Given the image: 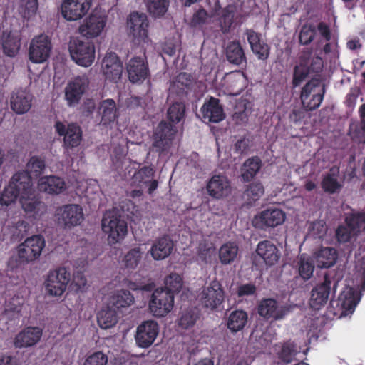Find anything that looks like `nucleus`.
Masks as SVG:
<instances>
[{
	"instance_id": "79ce46f5",
	"label": "nucleus",
	"mask_w": 365,
	"mask_h": 365,
	"mask_svg": "<svg viewBox=\"0 0 365 365\" xmlns=\"http://www.w3.org/2000/svg\"><path fill=\"white\" fill-rule=\"evenodd\" d=\"M200 311L195 307L183 310L178 319V325L182 329L192 328L200 318Z\"/></svg>"
},
{
	"instance_id": "2f4dec72",
	"label": "nucleus",
	"mask_w": 365,
	"mask_h": 365,
	"mask_svg": "<svg viewBox=\"0 0 365 365\" xmlns=\"http://www.w3.org/2000/svg\"><path fill=\"white\" fill-rule=\"evenodd\" d=\"M38 188L41 192L58 195L66 190V186L63 178L50 175L40 178L38 182Z\"/></svg>"
},
{
	"instance_id": "c756f323",
	"label": "nucleus",
	"mask_w": 365,
	"mask_h": 365,
	"mask_svg": "<svg viewBox=\"0 0 365 365\" xmlns=\"http://www.w3.org/2000/svg\"><path fill=\"white\" fill-rule=\"evenodd\" d=\"M32 100L33 96L29 92L22 89L17 90L11 94V108L16 114H24L30 110Z\"/></svg>"
},
{
	"instance_id": "f03ea898",
	"label": "nucleus",
	"mask_w": 365,
	"mask_h": 365,
	"mask_svg": "<svg viewBox=\"0 0 365 365\" xmlns=\"http://www.w3.org/2000/svg\"><path fill=\"white\" fill-rule=\"evenodd\" d=\"M324 94L325 88L320 79L312 78L303 86L300 93L302 107L307 111L316 110L320 106Z\"/></svg>"
},
{
	"instance_id": "e433bc0d",
	"label": "nucleus",
	"mask_w": 365,
	"mask_h": 365,
	"mask_svg": "<svg viewBox=\"0 0 365 365\" xmlns=\"http://www.w3.org/2000/svg\"><path fill=\"white\" fill-rule=\"evenodd\" d=\"M262 165V160L258 156H252L247 159L240 169L242 180L245 182L251 181L259 171Z\"/></svg>"
},
{
	"instance_id": "4c0bfd02",
	"label": "nucleus",
	"mask_w": 365,
	"mask_h": 365,
	"mask_svg": "<svg viewBox=\"0 0 365 365\" xmlns=\"http://www.w3.org/2000/svg\"><path fill=\"white\" fill-rule=\"evenodd\" d=\"M248 322L247 312L236 309L230 314L227 319V327L232 333H237L244 329Z\"/></svg>"
},
{
	"instance_id": "9b49d317",
	"label": "nucleus",
	"mask_w": 365,
	"mask_h": 365,
	"mask_svg": "<svg viewBox=\"0 0 365 365\" xmlns=\"http://www.w3.org/2000/svg\"><path fill=\"white\" fill-rule=\"evenodd\" d=\"M290 309L288 306L279 305L276 299L264 298L257 306L259 315L266 320L277 321L284 318L289 314Z\"/></svg>"
},
{
	"instance_id": "0e129e2a",
	"label": "nucleus",
	"mask_w": 365,
	"mask_h": 365,
	"mask_svg": "<svg viewBox=\"0 0 365 365\" xmlns=\"http://www.w3.org/2000/svg\"><path fill=\"white\" fill-rule=\"evenodd\" d=\"M24 304V299L20 296H14L6 302L5 312L19 313Z\"/></svg>"
},
{
	"instance_id": "774afa93",
	"label": "nucleus",
	"mask_w": 365,
	"mask_h": 365,
	"mask_svg": "<svg viewBox=\"0 0 365 365\" xmlns=\"http://www.w3.org/2000/svg\"><path fill=\"white\" fill-rule=\"evenodd\" d=\"M257 287L255 284L247 283L238 287L237 290V295L238 297H243L245 296H252L256 293Z\"/></svg>"
},
{
	"instance_id": "4be33fe9",
	"label": "nucleus",
	"mask_w": 365,
	"mask_h": 365,
	"mask_svg": "<svg viewBox=\"0 0 365 365\" xmlns=\"http://www.w3.org/2000/svg\"><path fill=\"white\" fill-rule=\"evenodd\" d=\"M158 333L159 327L156 322L145 321L137 328L136 344L139 347L148 348L154 342Z\"/></svg>"
},
{
	"instance_id": "13d9d810",
	"label": "nucleus",
	"mask_w": 365,
	"mask_h": 365,
	"mask_svg": "<svg viewBox=\"0 0 365 365\" xmlns=\"http://www.w3.org/2000/svg\"><path fill=\"white\" fill-rule=\"evenodd\" d=\"M20 38L9 36L3 42L4 53L9 56H15L20 49Z\"/></svg>"
},
{
	"instance_id": "3c124183",
	"label": "nucleus",
	"mask_w": 365,
	"mask_h": 365,
	"mask_svg": "<svg viewBox=\"0 0 365 365\" xmlns=\"http://www.w3.org/2000/svg\"><path fill=\"white\" fill-rule=\"evenodd\" d=\"M185 114V106L183 103L175 102L168 108L167 116L173 123H178L184 120Z\"/></svg>"
},
{
	"instance_id": "a18cd8bd",
	"label": "nucleus",
	"mask_w": 365,
	"mask_h": 365,
	"mask_svg": "<svg viewBox=\"0 0 365 365\" xmlns=\"http://www.w3.org/2000/svg\"><path fill=\"white\" fill-rule=\"evenodd\" d=\"M297 266L299 274L304 280H308L312 277L314 269V260L306 254L299 255Z\"/></svg>"
},
{
	"instance_id": "8fccbe9b",
	"label": "nucleus",
	"mask_w": 365,
	"mask_h": 365,
	"mask_svg": "<svg viewBox=\"0 0 365 365\" xmlns=\"http://www.w3.org/2000/svg\"><path fill=\"white\" fill-rule=\"evenodd\" d=\"M309 73V68L307 63L301 61L299 65H296L293 70L292 81L293 88L300 86L308 77Z\"/></svg>"
},
{
	"instance_id": "dca6fc26",
	"label": "nucleus",
	"mask_w": 365,
	"mask_h": 365,
	"mask_svg": "<svg viewBox=\"0 0 365 365\" xmlns=\"http://www.w3.org/2000/svg\"><path fill=\"white\" fill-rule=\"evenodd\" d=\"M206 190L208 195L213 199H224L231 194L232 186L230 180L225 175H214L207 181Z\"/></svg>"
},
{
	"instance_id": "bf43d9fd",
	"label": "nucleus",
	"mask_w": 365,
	"mask_h": 365,
	"mask_svg": "<svg viewBox=\"0 0 365 365\" xmlns=\"http://www.w3.org/2000/svg\"><path fill=\"white\" fill-rule=\"evenodd\" d=\"M207 19V11L204 8L201 7L193 14L188 25L192 29L201 28L206 24Z\"/></svg>"
},
{
	"instance_id": "c03bdc74",
	"label": "nucleus",
	"mask_w": 365,
	"mask_h": 365,
	"mask_svg": "<svg viewBox=\"0 0 365 365\" xmlns=\"http://www.w3.org/2000/svg\"><path fill=\"white\" fill-rule=\"evenodd\" d=\"M170 0H146V7L153 18L163 17L168 11Z\"/></svg>"
},
{
	"instance_id": "69168bd1",
	"label": "nucleus",
	"mask_w": 365,
	"mask_h": 365,
	"mask_svg": "<svg viewBox=\"0 0 365 365\" xmlns=\"http://www.w3.org/2000/svg\"><path fill=\"white\" fill-rule=\"evenodd\" d=\"M356 235L346 224L339 225L336 230V237L339 242H347Z\"/></svg>"
},
{
	"instance_id": "20e7f679",
	"label": "nucleus",
	"mask_w": 365,
	"mask_h": 365,
	"mask_svg": "<svg viewBox=\"0 0 365 365\" xmlns=\"http://www.w3.org/2000/svg\"><path fill=\"white\" fill-rule=\"evenodd\" d=\"M45 247V240L40 235L28 237L18 246V257L21 263H29L37 259Z\"/></svg>"
},
{
	"instance_id": "412c9836",
	"label": "nucleus",
	"mask_w": 365,
	"mask_h": 365,
	"mask_svg": "<svg viewBox=\"0 0 365 365\" xmlns=\"http://www.w3.org/2000/svg\"><path fill=\"white\" fill-rule=\"evenodd\" d=\"M331 283L329 274H325L323 282L317 284L312 289L309 304L313 309L319 310L327 304L331 292Z\"/></svg>"
},
{
	"instance_id": "6e6552de",
	"label": "nucleus",
	"mask_w": 365,
	"mask_h": 365,
	"mask_svg": "<svg viewBox=\"0 0 365 365\" xmlns=\"http://www.w3.org/2000/svg\"><path fill=\"white\" fill-rule=\"evenodd\" d=\"M174 305V296L163 289H156L149 302V309L155 317H161L168 314Z\"/></svg>"
},
{
	"instance_id": "2eb2a0df",
	"label": "nucleus",
	"mask_w": 365,
	"mask_h": 365,
	"mask_svg": "<svg viewBox=\"0 0 365 365\" xmlns=\"http://www.w3.org/2000/svg\"><path fill=\"white\" fill-rule=\"evenodd\" d=\"M225 292L222 285L217 281H212L203 288L200 293L202 305L211 310L217 309L224 302Z\"/></svg>"
},
{
	"instance_id": "de8ad7c7",
	"label": "nucleus",
	"mask_w": 365,
	"mask_h": 365,
	"mask_svg": "<svg viewBox=\"0 0 365 365\" xmlns=\"http://www.w3.org/2000/svg\"><path fill=\"white\" fill-rule=\"evenodd\" d=\"M45 168L44 160L39 156L34 155L30 158L26 163V170H24L28 172L31 178H38L43 173Z\"/></svg>"
},
{
	"instance_id": "338daca9",
	"label": "nucleus",
	"mask_w": 365,
	"mask_h": 365,
	"mask_svg": "<svg viewBox=\"0 0 365 365\" xmlns=\"http://www.w3.org/2000/svg\"><path fill=\"white\" fill-rule=\"evenodd\" d=\"M21 6L24 8V16L29 18L34 15L38 7V0H19Z\"/></svg>"
},
{
	"instance_id": "bb28decb",
	"label": "nucleus",
	"mask_w": 365,
	"mask_h": 365,
	"mask_svg": "<svg viewBox=\"0 0 365 365\" xmlns=\"http://www.w3.org/2000/svg\"><path fill=\"white\" fill-rule=\"evenodd\" d=\"M42 334V329L38 327H26L16 336L14 346L17 348L33 346L40 341Z\"/></svg>"
},
{
	"instance_id": "f3484780",
	"label": "nucleus",
	"mask_w": 365,
	"mask_h": 365,
	"mask_svg": "<svg viewBox=\"0 0 365 365\" xmlns=\"http://www.w3.org/2000/svg\"><path fill=\"white\" fill-rule=\"evenodd\" d=\"M91 0H63L61 14L68 21H76L83 18L90 9Z\"/></svg>"
},
{
	"instance_id": "6e6d98bb",
	"label": "nucleus",
	"mask_w": 365,
	"mask_h": 365,
	"mask_svg": "<svg viewBox=\"0 0 365 365\" xmlns=\"http://www.w3.org/2000/svg\"><path fill=\"white\" fill-rule=\"evenodd\" d=\"M182 287V277L177 273H171L165 279V287L166 292H171L172 294L178 293Z\"/></svg>"
},
{
	"instance_id": "f257e3e1",
	"label": "nucleus",
	"mask_w": 365,
	"mask_h": 365,
	"mask_svg": "<svg viewBox=\"0 0 365 365\" xmlns=\"http://www.w3.org/2000/svg\"><path fill=\"white\" fill-rule=\"evenodd\" d=\"M31 176L28 172L20 170L14 174L9 185L4 188L0 196V205H9L21 196H27L34 191Z\"/></svg>"
},
{
	"instance_id": "473e14b6",
	"label": "nucleus",
	"mask_w": 365,
	"mask_h": 365,
	"mask_svg": "<svg viewBox=\"0 0 365 365\" xmlns=\"http://www.w3.org/2000/svg\"><path fill=\"white\" fill-rule=\"evenodd\" d=\"M20 203L26 213L32 214L35 217L41 216L46 211V205L35 196V190L27 196L19 198Z\"/></svg>"
},
{
	"instance_id": "b1692460",
	"label": "nucleus",
	"mask_w": 365,
	"mask_h": 365,
	"mask_svg": "<svg viewBox=\"0 0 365 365\" xmlns=\"http://www.w3.org/2000/svg\"><path fill=\"white\" fill-rule=\"evenodd\" d=\"M101 69L107 80L117 82L122 76L123 64L115 53L110 52L103 59Z\"/></svg>"
},
{
	"instance_id": "ddd939ff",
	"label": "nucleus",
	"mask_w": 365,
	"mask_h": 365,
	"mask_svg": "<svg viewBox=\"0 0 365 365\" xmlns=\"http://www.w3.org/2000/svg\"><path fill=\"white\" fill-rule=\"evenodd\" d=\"M177 133L176 128L170 123L161 121L153 133V148L159 153L166 150Z\"/></svg>"
},
{
	"instance_id": "c9c22d12",
	"label": "nucleus",
	"mask_w": 365,
	"mask_h": 365,
	"mask_svg": "<svg viewBox=\"0 0 365 365\" xmlns=\"http://www.w3.org/2000/svg\"><path fill=\"white\" fill-rule=\"evenodd\" d=\"M314 258L317 267L329 268L335 264L338 253L333 247H322L314 254Z\"/></svg>"
},
{
	"instance_id": "ea45409f",
	"label": "nucleus",
	"mask_w": 365,
	"mask_h": 365,
	"mask_svg": "<svg viewBox=\"0 0 365 365\" xmlns=\"http://www.w3.org/2000/svg\"><path fill=\"white\" fill-rule=\"evenodd\" d=\"M118 311L110 307L107 303L106 308L102 309L97 314V322L101 329H107L114 327L118 321Z\"/></svg>"
},
{
	"instance_id": "0eeeda50",
	"label": "nucleus",
	"mask_w": 365,
	"mask_h": 365,
	"mask_svg": "<svg viewBox=\"0 0 365 365\" xmlns=\"http://www.w3.org/2000/svg\"><path fill=\"white\" fill-rule=\"evenodd\" d=\"M70 272L65 267H58L49 272L46 280V289L51 296H61L70 281Z\"/></svg>"
},
{
	"instance_id": "a878e982",
	"label": "nucleus",
	"mask_w": 365,
	"mask_h": 365,
	"mask_svg": "<svg viewBox=\"0 0 365 365\" xmlns=\"http://www.w3.org/2000/svg\"><path fill=\"white\" fill-rule=\"evenodd\" d=\"M174 242L168 235H164L156 239L150 250V253L155 260H163L171 255Z\"/></svg>"
},
{
	"instance_id": "37998d69",
	"label": "nucleus",
	"mask_w": 365,
	"mask_h": 365,
	"mask_svg": "<svg viewBox=\"0 0 365 365\" xmlns=\"http://www.w3.org/2000/svg\"><path fill=\"white\" fill-rule=\"evenodd\" d=\"M239 247L234 242H227L222 245L219 250V259L222 264L227 265L232 263L237 258Z\"/></svg>"
},
{
	"instance_id": "72a5a7b5",
	"label": "nucleus",
	"mask_w": 365,
	"mask_h": 365,
	"mask_svg": "<svg viewBox=\"0 0 365 365\" xmlns=\"http://www.w3.org/2000/svg\"><path fill=\"white\" fill-rule=\"evenodd\" d=\"M220 9L221 14L218 18L220 29L223 34H227L230 32L231 26L233 24L236 8L235 6L229 4L222 9L217 0L215 4V11L217 12Z\"/></svg>"
},
{
	"instance_id": "49530a36",
	"label": "nucleus",
	"mask_w": 365,
	"mask_h": 365,
	"mask_svg": "<svg viewBox=\"0 0 365 365\" xmlns=\"http://www.w3.org/2000/svg\"><path fill=\"white\" fill-rule=\"evenodd\" d=\"M345 224L357 235L361 228L365 227V216L364 212H357L347 214L344 220Z\"/></svg>"
},
{
	"instance_id": "393cba45",
	"label": "nucleus",
	"mask_w": 365,
	"mask_h": 365,
	"mask_svg": "<svg viewBox=\"0 0 365 365\" xmlns=\"http://www.w3.org/2000/svg\"><path fill=\"white\" fill-rule=\"evenodd\" d=\"M106 24V19L104 16L91 14L84 23L79 27V33L89 38L98 36Z\"/></svg>"
},
{
	"instance_id": "680f3d73",
	"label": "nucleus",
	"mask_w": 365,
	"mask_h": 365,
	"mask_svg": "<svg viewBox=\"0 0 365 365\" xmlns=\"http://www.w3.org/2000/svg\"><path fill=\"white\" fill-rule=\"evenodd\" d=\"M309 232L314 238L322 239L327 234V226L324 220H317L309 226Z\"/></svg>"
},
{
	"instance_id": "603ef678",
	"label": "nucleus",
	"mask_w": 365,
	"mask_h": 365,
	"mask_svg": "<svg viewBox=\"0 0 365 365\" xmlns=\"http://www.w3.org/2000/svg\"><path fill=\"white\" fill-rule=\"evenodd\" d=\"M321 186L323 190L328 194L337 193L342 188V185L331 174H327L324 176Z\"/></svg>"
},
{
	"instance_id": "052dcab7",
	"label": "nucleus",
	"mask_w": 365,
	"mask_h": 365,
	"mask_svg": "<svg viewBox=\"0 0 365 365\" xmlns=\"http://www.w3.org/2000/svg\"><path fill=\"white\" fill-rule=\"evenodd\" d=\"M108 356L103 351H98L88 356L83 365H106Z\"/></svg>"
},
{
	"instance_id": "5701e85b",
	"label": "nucleus",
	"mask_w": 365,
	"mask_h": 365,
	"mask_svg": "<svg viewBox=\"0 0 365 365\" xmlns=\"http://www.w3.org/2000/svg\"><path fill=\"white\" fill-rule=\"evenodd\" d=\"M202 120L205 123H217L225 118L222 106L220 103V100L215 97H210L206 101L200 109Z\"/></svg>"
},
{
	"instance_id": "a19ab883",
	"label": "nucleus",
	"mask_w": 365,
	"mask_h": 365,
	"mask_svg": "<svg viewBox=\"0 0 365 365\" xmlns=\"http://www.w3.org/2000/svg\"><path fill=\"white\" fill-rule=\"evenodd\" d=\"M99 113L101 115V123L103 125H108L113 123L117 118L116 104L113 99L103 101L99 106Z\"/></svg>"
},
{
	"instance_id": "4468645a",
	"label": "nucleus",
	"mask_w": 365,
	"mask_h": 365,
	"mask_svg": "<svg viewBox=\"0 0 365 365\" xmlns=\"http://www.w3.org/2000/svg\"><path fill=\"white\" fill-rule=\"evenodd\" d=\"M51 51V42L48 36L39 35L34 38L29 46V57L33 63H43L46 61Z\"/></svg>"
},
{
	"instance_id": "39448f33",
	"label": "nucleus",
	"mask_w": 365,
	"mask_h": 365,
	"mask_svg": "<svg viewBox=\"0 0 365 365\" xmlns=\"http://www.w3.org/2000/svg\"><path fill=\"white\" fill-rule=\"evenodd\" d=\"M69 51L72 59L81 66H90L95 59L94 44L88 39L86 41L73 40L70 43Z\"/></svg>"
},
{
	"instance_id": "09e8293b",
	"label": "nucleus",
	"mask_w": 365,
	"mask_h": 365,
	"mask_svg": "<svg viewBox=\"0 0 365 365\" xmlns=\"http://www.w3.org/2000/svg\"><path fill=\"white\" fill-rule=\"evenodd\" d=\"M143 256V252L140 247H134L130 250L123 257L122 262L123 265L129 269H135L140 262Z\"/></svg>"
},
{
	"instance_id": "7c9ffc66",
	"label": "nucleus",
	"mask_w": 365,
	"mask_h": 365,
	"mask_svg": "<svg viewBox=\"0 0 365 365\" xmlns=\"http://www.w3.org/2000/svg\"><path fill=\"white\" fill-rule=\"evenodd\" d=\"M61 218L66 227L79 225L83 219L82 207L78 205H66L60 208Z\"/></svg>"
},
{
	"instance_id": "4d7b16f0",
	"label": "nucleus",
	"mask_w": 365,
	"mask_h": 365,
	"mask_svg": "<svg viewBox=\"0 0 365 365\" xmlns=\"http://www.w3.org/2000/svg\"><path fill=\"white\" fill-rule=\"evenodd\" d=\"M297 354L296 345L290 341L284 342L278 352V358L286 364L291 363Z\"/></svg>"
},
{
	"instance_id": "6ab92c4d",
	"label": "nucleus",
	"mask_w": 365,
	"mask_h": 365,
	"mask_svg": "<svg viewBox=\"0 0 365 365\" xmlns=\"http://www.w3.org/2000/svg\"><path fill=\"white\" fill-rule=\"evenodd\" d=\"M128 78L133 83H141L149 76L148 63L146 57L134 56L126 63Z\"/></svg>"
},
{
	"instance_id": "e2e57ef3",
	"label": "nucleus",
	"mask_w": 365,
	"mask_h": 365,
	"mask_svg": "<svg viewBox=\"0 0 365 365\" xmlns=\"http://www.w3.org/2000/svg\"><path fill=\"white\" fill-rule=\"evenodd\" d=\"M316 34L315 29L311 26L304 25L302 27L299 40L302 45H309L314 38Z\"/></svg>"
},
{
	"instance_id": "1a4fd4ad",
	"label": "nucleus",
	"mask_w": 365,
	"mask_h": 365,
	"mask_svg": "<svg viewBox=\"0 0 365 365\" xmlns=\"http://www.w3.org/2000/svg\"><path fill=\"white\" fill-rule=\"evenodd\" d=\"M155 170L153 165H144L136 170L130 179V185L147 188V192L152 195L158 187V181L154 179Z\"/></svg>"
},
{
	"instance_id": "423d86ee",
	"label": "nucleus",
	"mask_w": 365,
	"mask_h": 365,
	"mask_svg": "<svg viewBox=\"0 0 365 365\" xmlns=\"http://www.w3.org/2000/svg\"><path fill=\"white\" fill-rule=\"evenodd\" d=\"M54 128L56 133L63 137V147L65 149H73L80 145L83 140V130L77 123H70L65 125L61 121H57Z\"/></svg>"
},
{
	"instance_id": "9d476101",
	"label": "nucleus",
	"mask_w": 365,
	"mask_h": 365,
	"mask_svg": "<svg viewBox=\"0 0 365 365\" xmlns=\"http://www.w3.org/2000/svg\"><path fill=\"white\" fill-rule=\"evenodd\" d=\"M148 16L144 13L133 11L128 18V27L130 34L138 44L148 42Z\"/></svg>"
},
{
	"instance_id": "cd10ccee",
	"label": "nucleus",
	"mask_w": 365,
	"mask_h": 365,
	"mask_svg": "<svg viewBox=\"0 0 365 365\" xmlns=\"http://www.w3.org/2000/svg\"><path fill=\"white\" fill-rule=\"evenodd\" d=\"M246 34L252 51L257 56L259 60L266 61L269 56L270 47L262 40L261 34L253 29H248Z\"/></svg>"
},
{
	"instance_id": "58836bf2",
	"label": "nucleus",
	"mask_w": 365,
	"mask_h": 365,
	"mask_svg": "<svg viewBox=\"0 0 365 365\" xmlns=\"http://www.w3.org/2000/svg\"><path fill=\"white\" fill-rule=\"evenodd\" d=\"M225 54L227 61L232 64L240 66L247 63L244 50L239 41H234L229 43Z\"/></svg>"
},
{
	"instance_id": "a211bd4d",
	"label": "nucleus",
	"mask_w": 365,
	"mask_h": 365,
	"mask_svg": "<svg viewBox=\"0 0 365 365\" xmlns=\"http://www.w3.org/2000/svg\"><path fill=\"white\" fill-rule=\"evenodd\" d=\"M89 85L86 76H76L69 81L65 88V98L69 106L77 105Z\"/></svg>"
},
{
	"instance_id": "c85d7f7f",
	"label": "nucleus",
	"mask_w": 365,
	"mask_h": 365,
	"mask_svg": "<svg viewBox=\"0 0 365 365\" xmlns=\"http://www.w3.org/2000/svg\"><path fill=\"white\" fill-rule=\"evenodd\" d=\"M256 253L267 266L274 265L280 257V252L277 246L267 240L258 243Z\"/></svg>"
},
{
	"instance_id": "7ed1b4c3",
	"label": "nucleus",
	"mask_w": 365,
	"mask_h": 365,
	"mask_svg": "<svg viewBox=\"0 0 365 365\" xmlns=\"http://www.w3.org/2000/svg\"><path fill=\"white\" fill-rule=\"evenodd\" d=\"M101 225L103 231L108 234V240L110 244L123 240L128 232L127 222L113 211L105 212Z\"/></svg>"
},
{
	"instance_id": "864d4df0",
	"label": "nucleus",
	"mask_w": 365,
	"mask_h": 365,
	"mask_svg": "<svg viewBox=\"0 0 365 365\" xmlns=\"http://www.w3.org/2000/svg\"><path fill=\"white\" fill-rule=\"evenodd\" d=\"M264 193V188L260 182H254L249 184L245 191V196L247 197L250 203L257 201Z\"/></svg>"
},
{
	"instance_id": "f704fd0d",
	"label": "nucleus",
	"mask_w": 365,
	"mask_h": 365,
	"mask_svg": "<svg viewBox=\"0 0 365 365\" xmlns=\"http://www.w3.org/2000/svg\"><path fill=\"white\" fill-rule=\"evenodd\" d=\"M135 302V298L130 291L120 289L115 292L108 299L110 307L114 308L118 312L123 309L128 308Z\"/></svg>"
},
{
	"instance_id": "5fc2aeb1",
	"label": "nucleus",
	"mask_w": 365,
	"mask_h": 365,
	"mask_svg": "<svg viewBox=\"0 0 365 365\" xmlns=\"http://www.w3.org/2000/svg\"><path fill=\"white\" fill-rule=\"evenodd\" d=\"M192 84V77L190 74L185 72L180 73L173 83V86L176 88L179 94L187 93L190 89Z\"/></svg>"
},
{
	"instance_id": "f8f14e48",
	"label": "nucleus",
	"mask_w": 365,
	"mask_h": 365,
	"mask_svg": "<svg viewBox=\"0 0 365 365\" xmlns=\"http://www.w3.org/2000/svg\"><path fill=\"white\" fill-rule=\"evenodd\" d=\"M285 220V213L278 208H268L255 216L252 225L255 228L267 230L282 225Z\"/></svg>"
},
{
	"instance_id": "aec40b11",
	"label": "nucleus",
	"mask_w": 365,
	"mask_h": 365,
	"mask_svg": "<svg viewBox=\"0 0 365 365\" xmlns=\"http://www.w3.org/2000/svg\"><path fill=\"white\" fill-rule=\"evenodd\" d=\"M359 302L358 294L352 287H346L339 294L336 300L331 299L330 305L336 307L341 315L352 313Z\"/></svg>"
}]
</instances>
